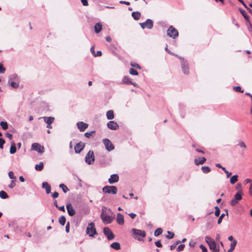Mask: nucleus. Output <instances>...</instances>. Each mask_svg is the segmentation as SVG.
Instances as JSON below:
<instances>
[{
    "label": "nucleus",
    "instance_id": "f257e3e1",
    "mask_svg": "<svg viewBox=\"0 0 252 252\" xmlns=\"http://www.w3.org/2000/svg\"><path fill=\"white\" fill-rule=\"evenodd\" d=\"M132 237L139 241H142V238L146 236V232L144 230L132 228L131 230Z\"/></svg>",
    "mask_w": 252,
    "mask_h": 252
},
{
    "label": "nucleus",
    "instance_id": "f03ea898",
    "mask_svg": "<svg viewBox=\"0 0 252 252\" xmlns=\"http://www.w3.org/2000/svg\"><path fill=\"white\" fill-rule=\"evenodd\" d=\"M86 234L91 237H94V235L97 234L94 223H89L86 229Z\"/></svg>",
    "mask_w": 252,
    "mask_h": 252
},
{
    "label": "nucleus",
    "instance_id": "7ed1b4c3",
    "mask_svg": "<svg viewBox=\"0 0 252 252\" xmlns=\"http://www.w3.org/2000/svg\"><path fill=\"white\" fill-rule=\"evenodd\" d=\"M106 209V207H103L102 209V213L100 215L102 221L105 224L110 223L112 221V218L111 216L107 215L104 213V210Z\"/></svg>",
    "mask_w": 252,
    "mask_h": 252
},
{
    "label": "nucleus",
    "instance_id": "20e7f679",
    "mask_svg": "<svg viewBox=\"0 0 252 252\" xmlns=\"http://www.w3.org/2000/svg\"><path fill=\"white\" fill-rule=\"evenodd\" d=\"M102 191L104 193L115 194L117 192V189L115 186H106L102 188Z\"/></svg>",
    "mask_w": 252,
    "mask_h": 252
},
{
    "label": "nucleus",
    "instance_id": "39448f33",
    "mask_svg": "<svg viewBox=\"0 0 252 252\" xmlns=\"http://www.w3.org/2000/svg\"><path fill=\"white\" fill-rule=\"evenodd\" d=\"M139 25L142 29L147 28L151 30L154 27V22L152 19H148L144 22L139 23Z\"/></svg>",
    "mask_w": 252,
    "mask_h": 252
},
{
    "label": "nucleus",
    "instance_id": "423d86ee",
    "mask_svg": "<svg viewBox=\"0 0 252 252\" xmlns=\"http://www.w3.org/2000/svg\"><path fill=\"white\" fill-rule=\"evenodd\" d=\"M205 241L207 243L210 250L218 249L216 242L210 236H206Z\"/></svg>",
    "mask_w": 252,
    "mask_h": 252
},
{
    "label": "nucleus",
    "instance_id": "0eeeda50",
    "mask_svg": "<svg viewBox=\"0 0 252 252\" xmlns=\"http://www.w3.org/2000/svg\"><path fill=\"white\" fill-rule=\"evenodd\" d=\"M167 34L170 37L175 39L178 36L179 33L178 31L174 27L172 26H170L167 31Z\"/></svg>",
    "mask_w": 252,
    "mask_h": 252
},
{
    "label": "nucleus",
    "instance_id": "6e6552de",
    "mask_svg": "<svg viewBox=\"0 0 252 252\" xmlns=\"http://www.w3.org/2000/svg\"><path fill=\"white\" fill-rule=\"evenodd\" d=\"M181 63L182 70L185 75H189V68L188 61L186 60H182Z\"/></svg>",
    "mask_w": 252,
    "mask_h": 252
},
{
    "label": "nucleus",
    "instance_id": "1a4fd4ad",
    "mask_svg": "<svg viewBox=\"0 0 252 252\" xmlns=\"http://www.w3.org/2000/svg\"><path fill=\"white\" fill-rule=\"evenodd\" d=\"M31 150L36 151L40 154L43 153L44 152V147L38 143H33Z\"/></svg>",
    "mask_w": 252,
    "mask_h": 252
},
{
    "label": "nucleus",
    "instance_id": "9d476101",
    "mask_svg": "<svg viewBox=\"0 0 252 252\" xmlns=\"http://www.w3.org/2000/svg\"><path fill=\"white\" fill-rule=\"evenodd\" d=\"M242 198V194L240 192H237L235 195L234 197L230 202V204L232 206H235L238 204L239 201L241 200Z\"/></svg>",
    "mask_w": 252,
    "mask_h": 252
},
{
    "label": "nucleus",
    "instance_id": "9b49d317",
    "mask_svg": "<svg viewBox=\"0 0 252 252\" xmlns=\"http://www.w3.org/2000/svg\"><path fill=\"white\" fill-rule=\"evenodd\" d=\"M94 160V156L93 151H90L85 157V161L89 164H92Z\"/></svg>",
    "mask_w": 252,
    "mask_h": 252
},
{
    "label": "nucleus",
    "instance_id": "f8f14e48",
    "mask_svg": "<svg viewBox=\"0 0 252 252\" xmlns=\"http://www.w3.org/2000/svg\"><path fill=\"white\" fill-rule=\"evenodd\" d=\"M103 233L109 240H112L115 238V235L109 227H106L103 228Z\"/></svg>",
    "mask_w": 252,
    "mask_h": 252
},
{
    "label": "nucleus",
    "instance_id": "ddd939ff",
    "mask_svg": "<svg viewBox=\"0 0 252 252\" xmlns=\"http://www.w3.org/2000/svg\"><path fill=\"white\" fill-rule=\"evenodd\" d=\"M122 81V83L123 84L132 85H133L134 87H138V84L136 83H135V82H132L131 79L130 78L127 76H125L123 77Z\"/></svg>",
    "mask_w": 252,
    "mask_h": 252
},
{
    "label": "nucleus",
    "instance_id": "4468645a",
    "mask_svg": "<svg viewBox=\"0 0 252 252\" xmlns=\"http://www.w3.org/2000/svg\"><path fill=\"white\" fill-rule=\"evenodd\" d=\"M107 127L111 130H116L119 128V126L117 122L114 121H109L107 124Z\"/></svg>",
    "mask_w": 252,
    "mask_h": 252
},
{
    "label": "nucleus",
    "instance_id": "2eb2a0df",
    "mask_svg": "<svg viewBox=\"0 0 252 252\" xmlns=\"http://www.w3.org/2000/svg\"><path fill=\"white\" fill-rule=\"evenodd\" d=\"M76 126L81 132L84 131L88 127V124L83 122H78Z\"/></svg>",
    "mask_w": 252,
    "mask_h": 252
},
{
    "label": "nucleus",
    "instance_id": "dca6fc26",
    "mask_svg": "<svg viewBox=\"0 0 252 252\" xmlns=\"http://www.w3.org/2000/svg\"><path fill=\"white\" fill-rule=\"evenodd\" d=\"M119 179V177L118 174H112L110 176V177L108 179V182L110 184H113L118 182Z\"/></svg>",
    "mask_w": 252,
    "mask_h": 252
},
{
    "label": "nucleus",
    "instance_id": "f3484780",
    "mask_svg": "<svg viewBox=\"0 0 252 252\" xmlns=\"http://www.w3.org/2000/svg\"><path fill=\"white\" fill-rule=\"evenodd\" d=\"M84 143H77L74 146V150L76 153H79L84 148Z\"/></svg>",
    "mask_w": 252,
    "mask_h": 252
},
{
    "label": "nucleus",
    "instance_id": "a211bd4d",
    "mask_svg": "<svg viewBox=\"0 0 252 252\" xmlns=\"http://www.w3.org/2000/svg\"><path fill=\"white\" fill-rule=\"evenodd\" d=\"M67 213L70 216H73L75 214V211L70 203H68L66 206Z\"/></svg>",
    "mask_w": 252,
    "mask_h": 252
},
{
    "label": "nucleus",
    "instance_id": "6ab92c4d",
    "mask_svg": "<svg viewBox=\"0 0 252 252\" xmlns=\"http://www.w3.org/2000/svg\"><path fill=\"white\" fill-rule=\"evenodd\" d=\"M116 221L119 225H123L124 223V216L121 213H118L117 215Z\"/></svg>",
    "mask_w": 252,
    "mask_h": 252
},
{
    "label": "nucleus",
    "instance_id": "aec40b11",
    "mask_svg": "<svg viewBox=\"0 0 252 252\" xmlns=\"http://www.w3.org/2000/svg\"><path fill=\"white\" fill-rule=\"evenodd\" d=\"M42 118L44 120V121L47 125H51L54 121L55 118L53 117H43Z\"/></svg>",
    "mask_w": 252,
    "mask_h": 252
},
{
    "label": "nucleus",
    "instance_id": "412c9836",
    "mask_svg": "<svg viewBox=\"0 0 252 252\" xmlns=\"http://www.w3.org/2000/svg\"><path fill=\"white\" fill-rule=\"evenodd\" d=\"M42 188L45 189L46 192L47 194H49L51 192V186L50 185L46 182L42 183Z\"/></svg>",
    "mask_w": 252,
    "mask_h": 252
},
{
    "label": "nucleus",
    "instance_id": "4be33fe9",
    "mask_svg": "<svg viewBox=\"0 0 252 252\" xmlns=\"http://www.w3.org/2000/svg\"><path fill=\"white\" fill-rule=\"evenodd\" d=\"M94 29L95 33H99L102 30V24L100 22L96 23L94 26Z\"/></svg>",
    "mask_w": 252,
    "mask_h": 252
},
{
    "label": "nucleus",
    "instance_id": "5701e85b",
    "mask_svg": "<svg viewBox=\"0 0 252 252\" xmlns=\"http://www.w3.org/2000/svg\"><path fill=\"white\" fill-rule=\"evenodd\" d=\"M239 11L241 13V14L243 15V17L245 19V20L247 22H249V16L248 15V14L246 13V12L243 9L239 8Z\"/></svg>",
    "mask_w": 252,
    "mask_h": 252
},
{
    "label": "nucleus",
    "instance_id": "b1692460",
    "mask_svg": "<svg viewBox=\"0 0 252 252\" xmlns=\"http://www.w3.org/2000/svg\"><path fill=\"white\" fill-rule=\"evenodd\" d=\"M106 149L108 151L113 150L115 147L112 143H104Z\"/></svg>",
    "mask_w": 252,
    "mask_h": 252
},
{
    "label": "nucleus",
    "instance_id": "393cba45",
    "mask_svg": "<svg viewBox=\"0 0 252 252\" xmlns=\"http://www.w3.org/2000/svg\"><path fill=\"white\" fill-rule=\"evenodd\" d=\"M8 83L14 89H17L19 87V81L8 80Z\"/></svg>",
    "mask_w": 252,
    "mask_h": 252
},
{
    "label": "nucleus",
    "instance_id": "a878e982",
    "mask_svg": "<svg viewBox=\"0 0 252 252\" xmlns=\"http://www.w3.org/2000/svg\"><path fill=\"white\" fill-rule=\"evenodd\" d=\"M106 118L108 120H112L114 118V112L112 110H108L106 112Z\"/></svg>",
    "mask_w": 252,
    "mask_h": 252
},
{
    "label": "nucleus",
    "instance_id": "bb28decb",
    "mask_svg": "<svg viewBox=\"0 0 252 252\" xmlns=\"http://www.w3.org/2000/svg\"><path fill=\"white\" fill-rule=\"evenodd\" d=\"M131 16L135 20H138L140 17L141 13L139 11L133 12Z\"/></svg>",
    "mask_w": 252,
    "mask_h": 252
},
{
    "label": "nucleus",
    "instance_id": "cd10ccee",
    "mask_svg": "<svg viewBox=\"0 0 252 252\" xmlns=\"http://www.w3.org/2000/svg\"><path fill=\"white\" fill-rule=\"evenodd\" d=\"M237 243V242L236 240H233V242L231 243L230 248L227 252H232L233 251L236 246Z\"/></svg>",
    "mask_w": 252,
    "mask_h": 252
},
{
    "label": "nucleus",
    "instance_id": "c85d7f7f",
    "mask_svg": "<svg viewBox=\"0 0 252 252\" xmlns=\"http://www.w3.org/2000/svg\"><path fill=\"white\" fill-rule=\"evenodd\" d=\"M110 247L115 250H119L121 249V246L118 242H114L110 245Z\"/></svg>",
    "mask_w": 252,
    "mask_h": 252
},
{
    "label": "nucleus",
    "instance_id": "c756f323",
    "mask_svg": "<svg viewBox=\"0 0 252 252\" xmlns=\"http://www.w3.org/2000/svg\"><path fill=\"white\" fill-rule=\"evenodd\" d=\"M206 160V158L204 157L202 158L199 161L197 159H194V163L196 165L203 164Z\"/></svg>",
    "mask_w": 252,
    "mask_h": 252
},
{
    "label": "nucleus",
    "instance_id": "7c9ffc66",
    "mask_svg": "<svg viewBox=\"0 0 252 252\" xmlns=\"http://www.w3.org/2000/svg\"><path fill=\"white\" fill-rule=\"evenodd\" d=\"M16 152V147L15 143H11V145L10 148V153L13 154Z\"/></svg>",
    "mask_w": 252,
    "mask_h": 252
},
{
    "label": "nucleus",
    "instance_id": "2f4dec72",
    "mask_svg": "<svg viewBox=\"0 0 252 252\" xmlns=\"http://www.w3.org/2000/svg\"><path fill=\"white\" fill-rule=\"evenodd\" d=\"M9 80L19 81V77L16 74H13L10 76L9 78Z\"/></svg>",
    "mask_w": 252,
    "mask_h": 252
},
{
    "label": "nucleus",
    "instance_id": "473e14b6",
    "mask_svg": "<svg viewBox=\"0 0 252 252\" xmlns=\"http://www.w3.org/2000/svg\"><path fill=\"white\" fill-rule=\"evenodd\" d=\"M43 168V163L42 162H40L38 164H36L35 166V169L37 171H40Z\"/></svg>",
    "mask_w": 252,
    "mask_h": 252
},
{
    "label": "nucleus",
    "instance_id": "72a5a7b5",
    "mask_svg": "<svg viewBox=\"0 0 252 252\" xmlns=\"http://www.w3.org/2000/svg\"><path fill=\"white\" fill-rule=\"evenodd\" d=\"M65 221H66V219H65V218L64 216H61L59 219V223L62 225H64L65 223Z\"/></svg>",
    "mask_w": 252,
    "mask_h": 252
},
{
    "label": "nucleus",
    "instance_id": "f704fd0d",
    "mask_svg": "<svg viewBox=\"0 0 252 252\" xmlns=\"http://www.w3.org/2000/svg\"><path fill=\"white\" fill-rule=\"evenodd\" d=\"M238 175H233L230 179V183L231 184H234L238 180Z\"/></svg>",
    "mask_w": 252,
    "mask_h": 252
},
{
    "label": "nucleus",
    "instance_id": "c9c22d12",
    "mask_svg": "<svg viewBox=\"0 0 252 252\" xmlns=\"http://www.w3.org/2000/svg\"><path fill=\"white\" fill-rule=\"evenodd\" d=\"M0 197L2 199H6L8 198V195L5 191L1 190L0 191Z\"/></svg>",
    "mask_w": 252,
    "mask_h": 252
},
{
    "label": "nucleus",
    "instance_id": "e433bc0d",
    "mask_svg": "<svg viewBox=\"0 0 252 252\" xmlns=\"http://www.w3.org/2000/svg\"><path fill=\"white\" fill-rule=\"evenodd\" d=\"M201 170L204 173L207 174L210 172V168L208 166H203L201 167Z\"/></svg>",
    "mask_w": 252,
    "mask_h": 252
},
{
    "label": "nucleus",
    "instance_id": "4c0bfd02",
    "mask_svg": "<svg viewBox=\"0 0 252 252\" xmlns=\"http://www.w3.org/2000/svg\"><path fill=\"white\" fill-rule=\"evenodd\" d=\"M60 188L62 189L64 193H66L69 190L68 188L63 184H60Z\"/></svg>",
    "mask_w": 252,
    "mask_h": 252
},
{
    "label": "nucleus",
    "instance_id": "58836bf2",
    "mask_svg": "<svg viewBox=\"0 0 252 252\" xmlns=\"http://www.w3.org/2000/svg\"><path fill=\"white\" fill-rule=\"evenodd\" d=\"M0 126L1 128L5 130L8 128V124L6 122L1 121L0 122Z\"/></svg>",
    "mask_w": 252,
    "mask_h": 252
},
{
    "label": "nucleus",
    "instance_id": "ea45409f",
    "mask_svg": "<svg viewBox=\"0 0 252 252\" xmlns=\"http://www.w3.org/2000/svg\"><path fill=\"white\" fill-rule=\"evenodd\" d=\"M162 231H163V230H162V228H158L155 230L154 235L155 236L157 237V236H159V235H160L162 233Z\"/></svg>",
    "mask_w": 252,
    "mask_h": 252
},
{
    "label": "nucleus",
    "instance_id": "a19ab883",
    "mask_svg": "<svg viewBox=\"0 0 252 252\" xmlns=\"http://www.w3.org/2000/svg\"><path fill=\"white\" fill-rule=\"evenodd\" d=\"M129 72L131 75H138V72H137V71L133 68H130L129 69Z\"/></svg>",
    "mask_w": 252,
    "mask_h": 252
},
{
    "label": "nucleus",
    "instance_id": "79ce46f5",
    "mask_svg": "<svg viewBox=\"0 0 252 252\" xmlns=\"http://www.w3.org/2000/svg\"><path fill=\"white\" fill-rule=\"evenodd\" d=\"M168 235H166V238L171 239L173 238L174 236V233L173 232H172L171 231H167Z\"/></svg>",
    "mask_w": 252,
    "mask_h": 252
},
{
    "label": "nucleus",
    "instance_id": "37998d69",
    "mask_svg": "<svg viewBox=\"0 0 252 252\" xmlns=\"http://www.w3.org/2000/svg\"><path fill=\"white\" fill-rule=\"evenodd\" d=\"M9 178L12 180H16V177L14 175L13 171H10L8 172Z\"/></svg>",
    "mask_w": 252,
    "mask_h": 252
},
{
    "label": "nucleus",
    "instance_id": "c03bdc74",
    "mask_svg": "<svg viewBox=\"0 0 252 252\" xmlns=\"http://www.w3.org/2000/svg\"><path fill=\"white\" fill-rule=\"evenodd\" d=\"M233 90L237 92H240V93L244 92V91L241 89V88L240 86H234V87H233Z\"/></svg>",
    "mask_w": 252,
    "mask_h": 252
},
{
    "label": "nucleus",
    "instance_id": "a18cd8bd",
    "mask_svg": "<svg viewBox=\"0 0 252 252\" xmlns=\"http://www.w3.org/2000/svg\"><path fill=\"white\" fill-rule=\"evenodd\" d=\"M94 133H95L94 130H93L90 132H86L85 133L84 136L87 138H89Z\"/></svg>",
    "mask_w": 252,
    "mask_h": 252
},
{
    "label": "nucleus",
    "instance_id": "49530a36",
    "mask_svg": "<svg viewBox=\"0 0 252 252\" xmlns=\"http://www.w3.org/2000/svg\"><path fill=\"white\" fill-rule=\"evenodd\" d=\"M240 148L242 149L243 151H244L246 148V145L245 143H239L237 145Z\"/></svg>",
    "mask_w": 252,
    "mask_h": 252
},
{
    "label": "nucleus",
    "instance_id": "de8ad7c7",
    "mask_svg": "<svg viewBox=\"0 0 252 252\" xmlns=\"http://www.w3.org/2000/svg\"><path fill=\"white\" fill-rule=\"evenodd\" d=\"M215 215L216 217H219L220 214V209L218 206H216L215 207Z\"/></svg>",
    "mask_w": 252,
    "mask_h": 252
},
{
    "label": "nucleus",
    "instance_id": "09e8293b",
    "mask_svg": "<svg viewBox=\"0 0 252 252\" xmlns=\"http://www.w3.org/2000/svg\"><path fill=\"white\" fill-rule=\"evenodd\" d=\"M16 180H12L11 183L8 185L10 189H13L15 186V181Z\"/></svg>",
    "mask_w": 252,
    "mask_h": 252
},
{
    "label": "nucleus",
    "instance_id": "8fccbe9b",
    "mask_svg": "<svg viewBox=\"0 0 252 252\" xmlns=\"http://www.w3.org/2000/svg\"><path fill=\"white\" fill-rule=\"evenodd\" d=\"M185 245L184 244H180V245H179V246L177 247V251L178 252H180V251H183L184 248H185Z\"/></svg>",
    "mask_w": 252,
    "mask_h": 252
},
{
    "label": "nucleus",
    "instance_id": "3c124183",
    "mask_svg": "<svg viewBox=\"0 0 252 252\" xmlns=\"http://www.w3.org/2000/svg\"><path fill=\"white\" fill-rule=\"evenodd\" d=\"M5 71V68L4 67L3 64L0 63V73L3 74Z\"/></svg>",
    "mask_w": 252,
    "mask_h": 252
},
{
    "label": "nucleus",
    "instance_id": "603ef678",
    "mask_svg": "<svg viewBox=\"0 0 252 252\" xmlns=\"http://www.w3.org/2000/svg\"><path fill=\"white\" fill-rule=\"evenodd\" d=\"M223 170L226 175L227 178H229L232 174L231 172L227 171L225 168H223Z\"/></svg>",
    "mask_w": 252,
    "mask_h": 252
},
{
    "label": "nucleus",
    "instance_id": "864d4df0",
    "mask_svg": "<svg viewBox=\"0 0 252 252\" xmlns=\"http://www.w3.org/2000/svg\"><path fill=\"white\" fill-rule=\"evenodd\" d=\"M130 65L133 67H136L138 69H141L140 66L137 63L131 62Z\"/></svg>",
    "mask_w": 252,
    "mask_h": 252
},
{
    "label": "nucleus",
    "instance_id": "5fc2aeb1",
    "mask_svg": "<svg viewBox=\"0 0 252 252\" xmlns=\"http://www.w3.org/2000/svg\"><path fill=\"white\" fill-rule=\"evenodd\" d=\"M5 136L6 137L8 138L9 139V140H11L12 139L13 136L10 133H8V132L5 133Z\"/></svg>",
    "mask_w": 252,
    "mask_h": 252
},
{
    "label": "nucleus",
    "instance_id": "6e6d98bb",
    "mask_svg": "<svg viewBox=\"0 0 252 252\" xmlns=\"http://www.w3.org/2000/svg\"><path fill=\"white\" fill-rule=\"evenodd\" d=\"M225 216V214H222L218 220V223L220 224L222 221V218Z\"/></svg>",
    "mask_w": 252,
    "mask_h": 252
},
{
    "label": "nucleus",
    "instance_id": "4d7b16f0",
    "mask_svg": "<svg viewBox=\"0 0 252 252\" xmlns=\"http://www.w3.org/2000/svg\"><path fill=\"white\" fill-rule=\"evenodd\" d=\"M199 248L202 250V252H207V248L203 245H200Z\"/></svg>",
    "mask_w": 252,
    "mask_h": 252
},
{
    "label": "nucleus",
    "instance_id": "13d9d810",
    "mask_svg": "<svg viewBox=\"0 0 252 252\" xmlns=\"http://www.w3.org/2000/svg\"><path fill=\"white\" fill-rule=\"evenodd\" d=\"M155 245L157 247L161 248L162 245L161 243L160 240H158L155 242Z\"/></svg>",
    "mask_w": 252,
    "mask_h": 252
},
{
    "label": "nucleus",
    "instance_id": "bf43d9fd",
    "mask_svg": "<svg viewBox=\"0 0 252 252\" xmlns=\"http://www.w3.org/2000/svg\"><path fill=\"white\" fill-rule=\"evenodd\" d=\"M247 22L248 23V29L250 32H252V25L250 21Z\"/></svg>",
    "mask_w": 252,
    "mask_h": 252
},
{
    "label": "nucleus",
    "instance_id": "052dcab7",
    "mask_svg": "<svg viewBox=\"0 0 252 252\" xmlns=\"http://www.w3.org/2000/svg\"><path fill=\"white\" fill-rule=\"evenodd\" d=\"M240 2H241L243 5L244 6V7L246 9H247L249 7L247 6V5L245 3L244 1L243 0H238Z\"/></svg>",
    "mask_w": 252,
    "mask_h": 252
},
{
    "label": "nucleus",
    "instance_id": "680f3d73",
    "mask_svg": "<svg viewBox=\"0 0 252 252\" xmlns=\"http://www.w3.org/2000/svg\"><path fill=\"white\" fill-rule=\"evenodd\" d=\"M81 1L84 6H88V0H81Z\"/></svg>",
    "mask_w": 252,
    "mask_h": 252
},
{
    "label": "nucleus",
    "instance_id": "e2e57ef3",
    "mask_svg": "<svg viewBox=\"0 0 252 252\" xmlns=\"http://www.w3.org/2000/svg\"><path fill=\"white\" fill-rule=\"evenodd\" d=\"M53 198H56L59 196V193L57 191H55L52 195Z\"/></svg>",
    "mask_w": 252,
    "mask_h": 252
},
{
    "label": "nucleus",
    "instance_id": "0e129e2a",
    "mask_svg": "<svg viewBox=\"0 0 252 252\" xmlns=\"http://www.w3.org/2000/svg\"><path fill=\"white\" fill-rule=\"evenodd\" d=\"M65 231L67 233L69 232V222H68L65 226Z\"/></svg>",
    "mask_w": 252,
    "mask_h": 252
},
{
    "label": "nucleus",
    "instance_id": "69168bd1",
    "mask_svg": "<svg viewBox=\"0 0 252 252\" xmlns=\"http://www.w3.org/2000/svg\"><path fill=\"white\" fill-rule=\"evenodd\" d=\"M102 55V53L100 51H97L96 53L94 55V57H99Z\"/></svg>",
    "mask_w": 252,
    "mask_h": 252
},
{
    "label": "nucleus",
    "instance_id": "338daca9",
    "mask_svg": "<svg viewBox=\"0 0 252 252\" xmlns=\"http://www.w3.org/2000/svg\"><path fill=\"white\" fill-rule=\"evenodd\" d=\"M195 151L197 152L201 153H204V151L202 148H196Z\"/></svg>",
    "mask_w": 252,
    "mask_h": 252
},
{
    "label": "nucleus",
    "instance_id": "774afa93",
    "mask_svg": "<svg viewBox=\"0 0 252 252\" xmlns=\"http://www.w3.org/2000/svg\"><path fill=\"white\" fill-rule=\"evenodd\" d=\"M128 215H129V217H130L131 219H134V218H135V217H136V215L135 214L133 213H131L128 214Z\"/></svg>",
    "mask_w": 252,
    "mask_h": 252
}]
</instances>
